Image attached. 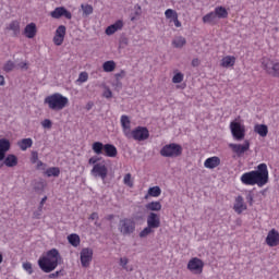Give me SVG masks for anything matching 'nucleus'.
<instances>
[{"label":"nucleus","instance_id":"obj_1","mask_svg":"<svg viewBox=\"0 0 279 279\" xmlns=\"http://www.w3.org/2000/svg\"><path fill=\"white\" fill-rule=\"evenodd\" d=\"M240 181L244 186H258V189L267 186L269 184V168H267V163H259L256 170L244 172L240 177Z\"/></svg>","mask_w":279,"mask_h":279},{"label":"nucleus","instance_id":"obj_2","mask_svg":"<svg viewBox=\"0 0 279 279\" xmlns=\"http://www.w3.org/2000/svg\"><path fill=\"white\" fill-rule=\"evenodd\" d=\"M62 263V255L57 248L49 250L38 259V266L45 274H51Z\"/></svg>","mask_w":279,"mask_h":279},{"label":"nucleus","instance_id":"obj_3","mask_svg":"<svg viewBox=\"0 0 279 279\" xmlns=\"http://www.w3.org/2000/svg\"><path fill=\"white\" fill-rule=\"evenodd\" d=\"M44 104H46L50 110L58 112L60 110H64V108L69 106V98L60 93H54L47 96Z\"/></svg>","mask_w":279,"mask_h":279},{"label":"nucleus","instance_id":"obj_4","mask_svg":"<svg viewBox=\"0 0 279 279\" xmlns=\"http://www.w3.org/2000/svg\"><path fill=\"white\" fill-rule=\"evenodd\" d=\"M92 149L97 156H101V154H105L107 158H117V155L119 154V151L117 150V146L112 144H104L101 142H94L92 145Z\"/></svg>","mask_w":279,"mask_h":279},{"label":"nucleus","instance_id":"obj_5","mask_svg":"<svg viewBox=\"0 0 279 279\" xmlns=\"http://www.w3.org/2000/svg\"><path fill=\"white\" fill-rule=\"evenodd\" d=\"M262 69L265 70L267 75L271 77H279V61L278 59H271L269 57H264L262 59Z\"/></svg>","mask_w":279,"mask_h":279},{"label":"nucleus","instance_id":"obj_6","mask_svg":"<svg viewBox=\"0 0 279 279\" xmlns=\"http://www.w3.org/2000/svg\"><path fill=\"white\" fill-rule=\"evenodd\" d=\"M183 148L180 144L171 143L168 145H165L160 149V156L163 158H178L182 154Z\"/></svg>","mask_w":279,"mask_h":279},{"label":"nucleus","instance_id":"obj_7","mask_svg":"<svg viewBox=\"0 0 279 279\" xmlns=\"http://www.w3.org/2000/svg\"><path fill=\"white\" fill-rule=\"evenodd\" d=\"M230 131L234 141H243L245 138V124L241 122L232 121L230 122Z\"/></svg>","mask_w":279,"mask_h":279},{"label":"nucleus","instance_id":"obj_8","mask_svg":"<svg viewBox=\"0 0 279 279\" xmlns=\"http://www.w3.org/2000/svg\"><path fill=\"white\" fill-rule=\"evenodd\" d=\"M134 230H136V222H134V219L132 218H124L120 220L119 223V231L121 234L128 235L134 233Z\"/></svg>","mask_w":279,"mask_h":279},{"label":"nucleus","instance_id":"obj_9","mask_svg":"<svg viewBox=\"0 0 279 279\" xmlns=\"http://www.w3.org/2000/svg\"><path fill=\"white\" fill-rule=\"evenodd\" d=\"M187 269L196 276L204 274V260L199 257H192L187 263Z\"/></svg>","mask_w":279,"mask_h":279},{"label":"nucleus","instance_id":"obj_10","mask_svg":"<svg viewBox=\"0 0 279 279\" xmlns=\"http://www.w3.org/2000/svg\"><path fill=\"white\" fill-rule=\"evenodd\" d=\"M90 173L94 175V178H100L102 182H105L108 178V166H106L104 162L96 163Z\"/></svg>","mask_w":279,"mask_h":279},{"label":"nucleus","instance_id":"obj_11","mask_svg":"<svg viewBox=\"0 0 279 279\" xmlns=\"http://www.w3.org/2000/svg\"><path fill=\"white\" fill-rule=\"evenodd\" d=\"M130 138L134 141H147L149 138V130L145 126H137L131 131Z\"/></svg>","mask_w":279,"mask_h":279},{"label":"nucleus","instance_id":"obj_12","mask_svg":"<svg viewBox=\"0 0 279 279\" xmlns=\"http://www.w3.org/2000/svg\"><path fill=\"white\" fill-rule=\"evenodd\" d=\"M229 147L233 154L241 157L245 151H250V141L245 140L243 144H229Z\"/></svg>","mask_w":279,"mask_h":279},{"label":"nucleus","instance_id":"obj_13","mask_svg":"<svg viewBox=\"0 0 279 279\" xmlns=\"http://www.w3.org/2000/svg\"><path fill=\"white\" fill-rule=\"evenodd\" d=\"M51 19H68V21H71L73 19V14L70 13L69 10L64 7H57L53 11L50 12Z\"/></svg>","mask_w":279,"mask_h":279},{"label":"nucleus","instance_id":"obj_14","mask_svg":"<svg viewBox=\"0 0 279 279\" xmlns=\"http://www.w3.org/2000/svg\"><path fill=\"white\" fill-rule=\"evenodd\" d=\"M93 263V248H82L81 251V265L82 267H90Z\"/></svg>","mask_w":279,"mask_h":279},{"label":"nucleus","instance_id":"obj_15","mask_svg":"<svg viewBox=\"0 0 279 279\" xmlns=\"http://www.w3.org/2000/svg\"><path fill=\"white\" fill-rule=\"evenodd\" d=\"M64 36H66V26L60 25L56 29L54 37H53V43L57 47H60L62 43H64Z\"/></svg>","mask_w":279,"mask_h":279},{"label":"nucleus","instance_id":"obj_16","mask_svg":"<svg viewBox=\"0 0 279 279\" xmlns=\"http://www.w3.org/2000/svg\"><path fill=\"white\" fill-rule=\"evenodd\" d=\"M120 123H121V128H122V132L124 134V136H126V138H130L131 135V130H132V121L130 120V117L123 114L120 118Z\"/></svg>","mask_w":279,"mask_h":279},{"label":"nucleus","instance_id":"obj_17","mask_svg":"<svg viewBox=\"0 0 279 279\" xmlns=\"http://www.w3.org/2000/svg\"><path fill=\"white\" fill-rule=\"evenodd\" d=\"M266 243L269 247H278L279 245V232L276 229H271L267 236Z\"/></svg>","mask_w":279,"mask_h":279},{"label":"nucleus","instance_id":"obj_18","mask_svg":"<svg viewBox=\"0 0 279 279\" xmlns=\"http://www.w3.org/2000/svg\"><path fill=\"white\" fill-rule=\"evenodd\" d=\"M233 210L234 213H236V215H242L244 210H247V204H245V199L243 198V196L239 195L238 197H235Z\"/></svg>","mask_w":279,"mask_h":279},{"label":"nucleus","instance_id":"obj_19","mask_svg":"<svg viewBox=\"0 0 279 279\" xmlns=\"http://www.w3.org/2000/svg\"><path fill=\"white\" fill-rule=\"evenodd\" d=\"M165 16L170 21V23H173L175 27H182V22L178 19V12L173 9H168L165 11Z\"/></svg>","mask_w":279,"mask_h":279},{"label":"nucleus","instance_id":"obj_20","mask_svg":"<svg viewBox=\"0 0 279 279\" xmlns=\"http://www.w3.org/2000/svg\"><path fill=\"white\" fill-rule=\"evenodd\" d=\"M146 223L148 227L153 228V230H156L160 227V216L154 211H151L146 219Z\"/></svg>","mask_w":279,"mask_h":279},{"label":"nucleus","instance_id":"obj_21","mask_svg":"<svg viewBox=\"0 0 279 279\" xmlns=\"http://www.w3.org/2000/svg\"><path fill=\"white\" fill-rule=\"evenodd\" d=\"M234 64H236V57L234 56H225L222 57V59L220 60V66L222 69H232L234 68Z\"/></svg>","mask_w":279,"mask_h":279},{"label":"nucleus","instance_id":"obj_22","mask_svg":"<svg viewBox=\"0 0 279 279\" xmlns=\"http://www.w3.org/2000/svg\"><path fill=\"white\" fill-rule=\"evenodd\" d=\"M121 29H123V20H118L106 28L105 34L112 36V34H117Z\"/></svg>","mask_w":279,"mask_h":279},{"label":"nucleus","instance_id":"obj_23","mask_svg":"<svg viewBox=\"0 0 279 279\" xmlns=\"http://www.w3.org/2000/svg\"><path fill=\"white\" fill-rule=\"evenodd\" d=\"M10 140L8 138H0V162L5 159V154L10 151Z\"/></svg>","mask_w":279,"mask_h":279},{"label":"nucleus","instance_id":"obj_24","mask_svg":"<svg viewBox=\"0 0 279 279\" xmlns=\"http://www.w3.org/2000/svg\"><path fill=\"white\" fill-rule=\"evenodd\" d=\"M221 165V158L218 156L209 157L204 161L205 169H217Z\"/></svg>","mask_w":279,"mask_h":279},{"label":"nucleus","instance_id":"obj_25","mask_svg":"<svg viewBox=\"0 0 279 279\" xmlns=\"http://www.w3.org/2000/svg\"><path fill=\"white\" fill-rule=\"evenodd\" d=\"M36 34H38V28L36 27V23L32 22L25 26L24 36L26 38H36Z\"/></svg>","mask_w":279,"mask_h":279},{"label":"nucleus","instance_id":"obj_26","mask_svg":"<svg viewBox=\"0 0 279 279\" xmlns=\"http://www.w3.org/2000/svg\"><path fill=\"white\" fill-rule=\"evenodd\" d=\"M254 133L265 138L269 134V128L267 124H255Z\"/></svg>","mask_w":279,"mask_h":279},{"label":"nucleus","instance_id":"obj_27","mask_svg":"<svg viewBox=\"0 0 279 279\" xmlns=\"http://www.w3.org/2000/svg\"><path fill=\"white\" fill-rule=\"evenodd\" d=\"M3 165L10 168L16 167V165H19V157H16V155L10 154L7 157H4Z\"/></svg>","mask_w":279,"mask_h":279},{"label":"nucleus","instance_id":"obj_28","mask_svg":"<svg viewBox=\"0 0 279 279\" xmlns=\"http://www.w3.org/2000/svg\"><path fill=\"white\" fill-rule=\"evenodd\" d=\"M33 145H34V141L29 137L23 138L17 142V146L22 151H27V149H29V147H32Z\"/></svg>","mask_w":279,"mask_h":279},{"label":"nucleus","instance_id":"obj_29","mask_svg":"<svg viewBox=\"0 0 279 279\" xmlns=\"http://www.w3.org/2000/svg\"><path fill=\"white\" fill-rule=\"evenodd\" d=\"M7 29L9 32H13L14 36H19L21 32V23L19 21H12L8 26Z\"/></svg>","mask_w":279,"mask_h":279},{"label":"nucleus","instance_id":"obj_30","mask_svg":"<svg viewBox=\"0 0 279 279\" xmlns=\"http://www.w3.org/2000/svg\"><path fill=\"white\" fill-rule=\"evenodd\" d=\"M203 23H208L209 25H217V14L214 12L207 13L203 16Z\"/></svg>","mask_w":279,"mask_h":279},{"label":"nucleus","instance_id":"obj_31","mask_svg":"<svg viewBox=\"0 0 279 279\" xmlns=\"http://www.w3.org/2000/svg\"><path fill=\"white\" fill-rule=\"evenodd\" d=\"M146 209L151 213H160V210H162V204H160V202H150L146 204Z\"/></svg>","mask_w":279,"mask_h":279},{"label":"nucleus","instance_id":"obj_32","mask_svg":"<svg viewBox=\"0 0 279 279\" xmlns=\"http://www.w3.org/2000/svg\"><path fill=\"white\" fill-rule=\"evenodd\" d=\"M214 13L217 19H228V10L226 7H216Z\"/></svg>","mask_w":279,"mask_h":279},{"label":"nucleus","instance_id":"obj_33","mask_svg":"<svg viewBox=\"0 0 279 279\" xmlns=\"http://www.w3.org/2000/svg\"><path fill=\"white\" fill-rule=\"evenodd\" d=\"M117 69V63L111 60V61H106L102 64V70L105 71V73H112V71H114Z\"/></svg>","mask_w":279,"mask_h":279},{"label":"nucleus","instance_id":"obj_34","mask_svg":"<svg viewBox=\"0 0 279 279\" xmlns=\"http://www.w3.org/2000/svg\"><path fill=\"white\" fill-rule=\"evenodd\" d=\"M45 175H47V178H58L60 175V168L50 167L45 171Z\"/></svg>","mask_w":279,"mask_h":279},{"label":"nucleus","instance_id":"obj_35","mask_svg":"<svg viewBox=\"0 0 279 279\" xmlns=\"http://www.w3.org/2000/svg\"><path fill=\"white\" fill-rule=\"evenodd\" d=\"M172 45L173 47H175L177 49H182V47H184V45H186V38L182 37V36H178L172 40Z\"/></svg>","mask_w":279,"mask_h":279},{"label":"nucleus","instance_id":"obj_36","mask_svg":"<svg viewBox=\"0 0 279 279\" xmlns=\"http://www.w3.org/2000/svg\"><path fill=\"white\" fill-rule=\"evenodd\" d=\"M68 241L70 243V245H72L73 247H78L81 240H80V235L72 233L68 236Z\"/></svg>","mask_w":279,"mask_h":279},{"label":"nucleus","instance_id":"obj_37","mask_svg":"<svg viewBox=\"0 0 279 279\" xmlns=\"http://www.w3.org/2000/svg\"><path fill=\"white\" fill-rule=\"evenodd\" d=\"M162 193V190H160L159 186H153L148 190V195L150 197H160V194Z\"/></svg>","mask_w":279,"mask_h":279},{"label":"nucleus","instance_id":"obj_38","mask_svg":"<svg viewBox=\"0 0 279 279\" xmlns=\"http://www.w3.org/2000/svg\"><path fill=\"white\" fill-rule=\"evenodd\" d=\"M184 82V74L182 72L174 73L172 84H182Z\"/></svg>","mask_w":279,"mask_h":279},{"label":"nucleus","instance_id":"obj_39","mask_svg":"<svg viewBox=\"0 0 279 279\" xmlns=\"http://www.w3.org/2000/svg\"><path fill=\"white\" fill-rule=\"evenodd\" d=\"M154 232V228L149 227V225H147L146 228H144L141 232H140V238L141 239H145L146 236H149V234H153Z\"/></svg>","mask_w":279,"mask_h":279},{"label":"nucleus","instance_id":"obj_40","mask_svg":"<svg viewBox=\"0 0 279 279\" xmlns=\"http://www.w3.org/2000/svg\"><path fill=\"white\" fill-rule=\"evenodd\" d=\"M81 8H82L83 14H85V16H90V14H93V5L82 4Z\"/></svg>","mask_w":279,"mask_h":279},{"label":"nucleus","instance_id":"obj_41","mask_svg":"<svg viewBox=\"0 0 279 279\" xmlns=\"http://www.w3.org/2000/svg\"><path fill=\"white\" fill-rule=\"evenodd\" d=\"M14 62L12 60H9L4 63L3 71H5V73H10L11 71H14Z\"/></svg>","mask_w":279,"mask_h":279},{"label":"nucleus","instance_id":"obj_42","mask_svg":"<svg viewBox=\"0 0 279 279\" xmlns=\"http://www.w3.org/2000/svg\"><path fill=\"white\" fill-rule=\"evenodd\" d=\"M123 182L126 186H129L130 189H132V186H134V182L132 181V174L131 173H126L124 175Z\"/></svg>","mask_w":279,"mask_h":279},{"label":"nucleus","instance_id":"obj_43","mask_svg":"<svg viewBox=\"0 0 279 279\" xmlns=\"http://www.w3.org/2000/svg\"><path fill=\"white\" fill-rule=\"evenodd\" d=\"M77 82H80L81 84H84V82H88V72H81Z\"/></svg>","mask_w":279,"mask_h":279},{"label":"nucleus","instance_id":"obj_44","mask_svg":"<svg viewBox=\"0 0 279 279\" xmlns=\"http://www.w3.org/2000/svg\"><path fill=\"white\" fill-rule=\"evenodd\" d=\"M23 269L27 271V274H29L31 276L32 274H34V268L32 267V263L29 262L23 264Z\"/></svg>","mask_w":279,"mask_h":279},{"label":"nucleus","instance_id":"obj_45","mask_svg":"<svg viewBox=\"0 0 279 279\" xmlns=\"http://www.w3.org/2000/svg\"><path fill=\"white\" fill-rule=\"evenodd\" d=\"M53 125V123L51 122V120L49 119H45L41 122V126L45 128L46 130H51V126Z\"/></svg>","mask_w":279,"mask_h":279},{"label":"nucleus","instance_id":"obj_46","mask_svg":"<svg viewBox=\"0 0 279 279\" xmlns=\"http://www.w3.org/2000/svg\"><path fill=\"white\" fill-rule=\"evenodd\" d=\"M38 151H32V156H31V162L32 165H36L38 162Z\"/></svg>","mask_w":279,"mask_h":279},{"label":"nucleus","instance_id":"obj_47","mask_svg":"<svg viewBox=\"0 0 279 279\" xmlns=\"http://www.w3.org/2000/svg\"><path fill=\"white\" fill-rule=\"evenodd\" d=\"M99 160H101V158H99L97 156L90 157L88 159V165H94V167H95V165H99Z\"/></svg>","mask_w":279,"mask_h":279},{"label":"nucleus","instance_id":"obj_48","mask_svg":"<svg viewBox=\"0 0 279 279\" xmlns=\"http://www.w3.org/2000/svg\"><path fill=\"white\" fill-rule=\"evenodd\" d=\"M246 202L250 206H254V194L252 192H250L247 195H246Z\"/></svg>","mask_w":279,"mask_h":279},{"label":"nucleus","instance_id":"obj_49","mask_svg":"<svg viewBox=\"0 0 279 279\" xmlns=\"http://www.w3.org/2000/svg\"><path fill=\"white\" fill-rule=\"evenodd\" d=\"M36 165V169H38L39 171H45V169H47V165L41 160L37 161Z\"/></svg>","mask_w":279,"mask_h":279},{"label":"nucleus","instance_id":"obj_50","mask_svg":"<svg viewBox=\"0 0 279 279\" xmlns=\"http://www.w3.org/2000/svg\"><path fill=\"white\" fill-rule=\"evenodd\" d=\"M128 263H130L128 257H121L120 258V265H121V267H123V269H128Z\"/></svg>","mask_w":279,"mask_h":279},{"label":"nucleus","instance_id":"obj_51","mask_svg":"<svg viewBox=\"0 0 279 279\" xmlns=\"http://www.w3.org/2000/svg\"><path fill=\"white\" fill-rule=\"evenodd\" d=\"M60 276H64L62 270H57L56 272L50 274L48 277L49 278H60Z\"/></svg>","mask_w":279,"mask_h":279},{"label":"nucleus","instance_id":"obj_52","mask_svg":"<svg viewBox=\"0 0 279 279\" xmlns=\"http://www.w3.org/2000/svg\"><path fill=\"white\" fill-rule=\"evenodd\" d=\"M104 97L106 99H111L112 97V90H110V88H106V90L104 92Z\"/></svg>","mask_w":279,"mask_h":279},{"label":"nucleus","instance_id":"obj_53","mask_svg":"<svg viewBox=\"0 0 279 279\" xmlns=\"http://www.w3.org/2000/svg\"><path fill=\"white\" fill-rule=\"evenodd\" d=\"M45 202H47V196H44L39 203V207H38L39 213H43V206H45Z\"/></svg>","mask_w":279,"mask_h":279},{"label":"nucleus","instance_id":"obj_54","mask_svg":"<svg viewBox=\"0 0 279 279\" xmlns=\"http://www.w3.org/2000/svg\"><path fill=\"white\" fill-rule=\"evenodd\" d=\"M89 219L92 221H97L99 219V214L97 213H93L90 216H89Z\"/></svg>","mask_w":279,"mask_h":279},{"label":"nucleus","instance_id":"obj_55","mask_svg":"<svg viewBox=\"0 0 279 279\" xmlns=\"http://www.w3.org/2000/svg\"><path fill=\"white\" fill-rule=\"evenodd\" d=\"M199 64H201L199 59L195 58L192 60V66H199Z\"/></svg>","mask_w":279,"mask_h":279},{"label":"nucleus","instance_id":"obj_56","mask_svg":"<svg viewBox=\"0 0 279 279\" xmlns=\"http://www.w3.org/2000/svg\"><path fill=\"white\" fill-rule=\"evenodd\" d=\"M123 75H125V71L122 70L120 73L116 74V77L119 80L120 77H123Z\"/></svg>","mask_w":279,"mask_h":279},{"label":"nucleus","instance_id":"obj_57","mask_svg":"<svg viewBox=\"0 0 279 279\" xmlns=\"http://www.w3.org/2000/svg\"><path fill=\"white\" fill-rule=\"evenodd\" d=\"M0 86H5V77L3 75H0Z\"/></svg>","mask_w":279,"mask_h":279},{"label":"nucleus","instance_id":"obj_58","mask_svg":"<svg viewBox=\"0 0 279 279\" xmlns=\"http://www.w3.org/2000/svg\"><path fill=\"white\" fill-rule=\"evenodd\" d=\"M20 69H27V62H22L19 64Z\"/></svg>","mask_w":279,"mask_h":279},{"label":"nucleus","instance_id":"obj_59","mask_svg":"<svg viewBox=\"0 0 279 279\" xmlns=\"http://www.w3.org/2000/svg\"><path fill=\"white\" fill-rule=\"evenodd\" d=\"M107 219L110 221L111 219H114V215H109Z\"/></svg>","mask_w":279,"mask_h":279},{"label":"nucleus","instance_id":"obj_60","mask_svg":"<svg viewBox=\"0 0 279 279\" xmlns=\"http://www.w3.org/2000/svg\"><path fill=\"white\" fill-rule=\"evenodd\" d=\"M3 263V255L0 253V265Z\"/></svg>","mask_w":279,"mask_h":279},{"label":"nucleus","instance_id":"obj_61","mask_svg":"<svg viewBox=\"0 0 279 279\" xmlns=\"http://www.w3.org/2000/svg\"><path fill=\"white\" fill-rule=\"evenodd\" d=\"M35 217H36V219H38V216L35 215Z\"/></svg>","mask_w":279,"mask_h":279}]
</instances>
